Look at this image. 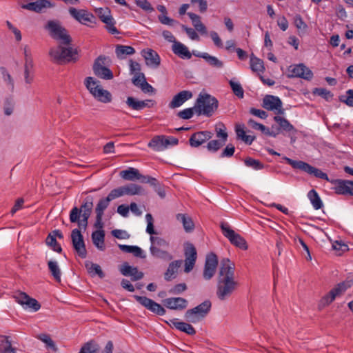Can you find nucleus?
Returning a JSON list of instances; mask_svg holds the SVG:
<instances>
[{
	"label": "nucleus",
	"mask_w": 353,
	"mask_h": 353,
	"mask_svg": "<svg viewBox=\"0 0 353 353\" xmlns=\"http://www.w3.org/2000/svg\"><path fill=\"white\" fill-rule=\"evenodd\" d=\"M234 263L229 259L224 258L221 261L217 276L216 295L221 301L229 297L238 285L234 279Z\"/></svg>",
	"instance_id": "obj_1"
},
{
	"label": "nucleus",
	"mask_w": 353,
	"mask_h": 353,
	"mask_svg": "<svg viewBox=\"0 0 353 353\" xmlns=\"http://www.w3.org/2000/svg\"><path fill=\"white\" fill-rule=\"evenodd\" d=\"M93 208V197L87 196L80 208L74 207L70 213V221L71 223H77L79 227L84 229L88 225V221L91 215Z\"/></svg>",
	"instance_id": "obj_2"
},
{
	"label": "nucleus",
	"mask_w": 353,
	"mask_h": 353,
	"mask_svg": "<svg viewBox=\"0 0 353 353\" xmlns=\"http://www.w3.org/2000/svg\"><path fill=\"white\" fill-rule=\"evenodd\" d=\"M217 99L207 93H200L194 104L197 115L211 117L218 108Z\"/></svg>",
	"instance_id": "obj_3"
},
{
	"label": "nucleus",
	"mask_w": 353,
	"mask_h": 353,
	"mask_svg": "<svg viewBox=\"0 0 353 353\" xmlns=\"http://www.w3.org/2000/svg\"><path fill=\"white\" fill-rule=\"evenodd\" d=\"M45 29L48 32L52 38L59 41L61 44L68 46L70 43V36L59 21H48L45 26Z\"/></svg>",
	"instance_id": "obj_4"
},
{
	"label": "nucleus",
	"mask_w": 353,
	"mask_h": 353,
	"mask_svg": "<svg viewBox=\"0 0 353 353\" xmlns=\"http://www.w3.org/2000/svg\"><path fill=\"white\" fill-rule=\"evenodd\" d=\"M150 240L151 242L150 251L154 257L164 261L172 259V256L166 250L169 247L168 241L161 237L154 236H150Z\"/></svg>",
	"instance_id": "obj_5"
},
{
	"label": "nucleus",
	"mask_w": 353,
	"mask_h": 353,
	"mask_svg": "<svg viewBox=\"0 0 353 353\" xmlns=\"http://www.w3.org/2000/svg\"><path fill=\"white\" fill-rule=\"evenodd\" d=\"M62 44L56 48H52L49 51L51 59L59 63L75 61L77 51L71 47H63Z\"/></svg>",
	"instance_id": "obj_6"
},
{
	"label": "nucleus",
	"mask_w": 353,
	"mask_h": 353,
	"mask_svg": "<svg viewBox=\"0 0 353 353\" xmlns=\"http://www.w3.org/2000/svg\"><path fill=\"white\" fill-rule=\"evenodd\" d=\"M212 307L210 301L205 300L192 309L188 310L185 318L188 322L196 323L202 321L210 312Z\"/></svg>",
	"instance_id": "obj_7"
},
{
	"label": "nucleus",
	"mask_w": 353,
	"mask_h": 353,
	"mask_svg": "<svg viewBox=\"0 0 353 353\" xmlns=\"http://www.w3.org/2000/svg\"><path fill=\"white\" fill-rule=\"evenodd\" d=\"M283 159L294 169L303 170L306 173L311 175H314L317 178L325 179L327 181H330L326 173L322 172L321 170L318 168H316L310 165V164L304 161H294L286 157H284Z\"/></svg>",
	"instance_id": "obj_8"
},
{
	"label": "nucleus",
	"mask_w": 353,
	"mask_h": 353,
	"mask_svg": "<svg viewBox=\"0 0 353 353\" xmlns=\"http://www.w3.org/2000/svg\"><path fill=\"white\" fill-rule=\"evenodd\" d=\"M220 227L224 236L226 237L233 245L243 250L248 249V244L245 239L231 229L228 223H221Z\"/></svg>",
	"instance_id": "obj_9"
},
{
	"label": "nucleus",
	"mask_w": 353,
	"mask_h": 353,
	"mask_svg": "<svg viewBox=\"0 0 353 353\" xmlns=\"http://www.w3.org/2000/svg\"><path fill=\"white\" fill-rule=\"evenodd\" d=\"M178 143V139L175 137L159 135L154 137L148 145L155 151H163L169 145H176Z\"/></svg>",
	"instance_id": "obj_10"
},
{
	"label": "nucleus",
	"mask_w": 353,
	"mask_h": 353,
	"mask_svg": "<svg viewBox=\"0 0 353 353\" xmlns=\"http://www.w3.org/2000/svg\"><path fill=\"white\" fill-rule=\"evenodd\" d=\"M105 57H99L94 61L93 65V72L98 77L110 80L113 78V74L112 71L105 66Z\"/></svg>",
	"instance_id": "obj_11"
},
{
	"label": "nucleus",
	"mask_w": 353,
	"mask_h": 353,
	"mask_svg": "<svg viewBox=\"0 0 353 353\" xmlns=\"http://www.w3.org/2000/svg\"><path fill=\"white\" fill-rule=\"evenodd\" d=\"M71 239L73 248L78 255L84 259L87 256V251L83 240V237L81 232L78 229H74L71 232Z\"/></svg>",
	"instance_id": "obj_12"
},
{
	"label": "nucleus",
	"mask_w": 353,
	"mask_h": 353,
	"mask_svg": "<svg viewBox=\"0 0 353 353\" xmlns=\"http://www.w3.org/2000/svg\"><path fill=\"white\" fill-rule=\"evenodd\" d=\"M185 269V273H189L194 268L197 253L195 247L191 243H186L184 247Z\"/></svg>",
	"instance_id": "obj_13"
},
{
	"label": "nucleus",
	"mask_w": 353,
	"mask_h": 353,
	"mask_svg": "<svg viewBox=\"0 0 353 353\" xmlns=\"http://www.w3.org/2000/svg\"><path fill=\"white\" fill-rule=\"evenodd\" d=\"M134 298L143 307L155 313L156 314L162 316L165 314V310L159 303L153 300L146 297L134 295Z\"/></svg>",
	"instance_id": "obj_14"
},
{
	"label": "nucleus",
	"mask_w": 353,
	"mask_h": 353,
	"mask_svg": "<svg viewBox=\"0 0 353 353\" xmlns=\"http://www.w3.org/2000/svg\"><path fill=\"white\" fill-rule=\"evenodd\" d=\"M218 265V259L215 254L210 253L207 255L203 276L205 280L211 279L215 274Z\"/></svg>",
	"instance_id": "obj_15"
},
{
	"label": "nucleus",
	"mask_w": 353,
	"mask_h": 353,
	"mask_svg": "<svg viewBox=\"0 0 353 353\" xmlns=\"http://www.w3.org/2000/svg\"><path fill=\"white\" fill-rule=\"evenodd\" d=\"M263 108L268 110L276 111L278 114H283L282 101L278 97L266 95L263 99Z\"/></svg>",
	"instance_id": "obj_16"
},
{
	"label": "nucleus",
	"mask_w": 353,
	"mask_h": 353,
	"mask_svg": "<svg viewBox=\"0 0 353 353\" xmlns=\"http://www.w3.org/2000/svg\"><path fill=\"white\" fill-rule=\"evenodd\" d=\"M330 182L334 185L333 189L338 194H350L353 196V180L336 179Z\"/></svg>",
	"instance_id": "obj_17"
},
{
	"label": "nucleus",
	"mask_w": 353,
	"mask_h": 353,
	"mask_svg": "<svg viewBox=\"0 0 353 353\" xmlns=\"http://www.w3.org/2000/svg\"><path fill=\"white\" fill-rule=\"evenodd\" d=\"M289 72L290 77H300L306 80L311 79L313 76L312 72L303 64L290 66Z\"/></svg>",
	"instance_id": "obj_18"
},
{
	"label": "nucleus",
	"mask_w": 353,
	"mask_h": 353,
	"mask_svg": "<svg viewBox=\"0 0 353 353\" xmlns=\"http://www.w3.org/2000/svg\"><path fill=\"white\" fill-rule=\"evenodd\" d=\"M141 55L145 60L148 66L157 68L161 63V59L157 52L152 49H144L141 51Z\"/></svg>",
	"instance_id": "obj_19"
},
{
	"label": "nucleus",
	"mask_w": 353,
	"mask_h": 353,
	"mask_svg": "<svg viewBox=\"0 0 353 353\" xmlns=\"http://www.w3.org/2000/svg\"><path fill=\"white\" fill-rule=\"evenodd\" d=\"M213 134L210 131H200L194 133L190 138L189 142L192 147L197 148L210 139Z\"/></svg>",
	"instance_id": "obj_20"
},
{
	"label": "nucleus",
	"mask_w": 353,
	"mask_h": 353,
	"mask_svg": "<svg viewBox=\"0 0 353 353\" xmlns=\"http://www.w3.org/2000/svg\"><path fill=\"white\" fill-rule=\"evenodd\" d=\"M163 303L166 307L175 310H183L188 305L187 300L181 297L168 298L164 299Z\"/></svg>",
	"instance_id": "obj_21"
},
{
	"label": "nucleus",
	"mask_w": 353,
	"mask_h": 353,
	"mask_svg": "<svg viewBox=\"0 0 353 353\" xmlns=\"http://www.w3.org/2000/svg\"><path fill=\"white\" fill-rule=\"evenodd\" d=\"M70 14L81 23L85 24L86 22H92L94 18L92 14L87 12L85 10H77L74 8H70Z\"/></svg>",
	"instance_id": "obj_22"
},
{
	"label": "nucleus",
	"mask_w": 353,
	"mask_h": 353,
	"mask_svg": "<svg viewBox=\"0 0 353 353\" xmlns=\"http://www.w3.org/2000/svg\"><path fill=\"white\" fill-rule=\"evenodd\" d=\"M192 97V93L188 90H183L174 95L169 103L171 109H174L182 105L186 101Z\"/></svg>",
	"instance_id": "obj_23"
},
{
	"label": "nucleus",
	"mask_w": 353,
	"mask_h": 353,
	"mask_svg": "<svg viewBox=\"0 0 353 353\" xmlns=\"http://www.w3.org/2000/svg\"><path fill=\"white\" fill-rule=\"evenodd\" d=\"M53 5L48 0H37L21 6L23 9H26L35 12H41L45 8L52 7Z\"/></svg>",
	"instance_id": "obj_24"
},
{
	"label": "nucleus",
	"mask_w": 353,
	"mask_h": 353,
	"mask_svg": "<svg viewBox=\"0 0 353 353\" xmlns=\"http://www.w3.org/2000/svg\"><path fill=\"white\" fill-rule=\"evenodd\" d=\"M120 272L123 276H130L134 281L140 280L143 277V272L139 271L137 268L129 265L128 263H124L121 266Z\"/></svg>",
	"instance_id": "obj_25"
},
{
	"label": "nucleus",
	"mask_w": 353,
	"mask_h": 353,
	"mask_svg": "<svg viewBox=\"0 0 353 353\" xmlns=\"http://www.w3.org/2000/svg\"><path fill=\"white\" fill-rule=\"evenodd\" d=\"M126 104L134 110H141L148 107H152L154 102L152 100L139 101L132 97H128L126 99Z\"/></svg>",
	"instance_id": "obj_26"
},
{
	"label": "nucleus",
	"mask_w": 353,
	"mask_h": 353,
	"mask_svg": "<svg viewBox=\"0 0 353 353\" xmlns=\"http://www.w3.org/2000/svg\"><path fill=\"white\" fill-rule=\"evenodd\" d=\"M170 323L177 330L183 332L189 335L196 334L195 329L188 323L179 321L176 319L170 320Z\"/></svg>",
	"instance_id": "obj_27"
},
{
	"label": "nucleus",
	"mask_w": 353,
	"mask_h": 353,
	"mask_svg": "<svg viewBox=\"0 0 353 353\" xmlns=\"http://www.w3.org/2000/svg\"><path fill=\"white\" fill-rule=\"evenodd\" d=\"M172 49L173 52L181 58L189 59L192 57V54L189 51L188 48L180 42H174L172 45Z\"/></svg>",
	"instance_id": "obj_28"
},
{
	"label": "nucleus",
	"mask_w": 353,
	"mask_h": 353,
	"mask_svg": "<svg viewBox=\"0 0 353 353\" xmlns=\"http://www.w3.org/2000/svg\"><path fill=\"white\" fill-rule=\"evenodd\" d=\"M123 192V195H142L145 194L144 189L134 183L128 184L126 185L121 186Z\"/></svg>",
	"instance_id": "obj_29"
},
{
	"label": "nucleus",
	"mask_w": 353,
	"mask_h": 353,
	"mask_svg": "<svg viewBox=\"0 0 353 353\" xmlns=\"http://www.w3.org/2000/svg\"><path fill=\"white\" fill-rule=\"evenodd\" d=\"M0 353H17V349L12 346V342L8 336H0Z\"/></svg>",
	"instance_id": "obj_30"
},
{
	"label": "nucleus",
	"mask_w": 353,
	"mask_h": 353,
	"mask_svg": "<svg viewBox=\"0 0 353 353\" xmlns=\"http://www.w3.org/2000/svg\"><path fill=\"white\" fill-rule=\"evenodd\" d=\"M104 237L105 233L102 230H96L92 234V240L94 245L101 251L105 250Z\"/></svg>",
	"instance_id": "obj_31"
},
{
	"label": "nucleus",
	"mask_w": 353,
	"mask_h": 353,
	"mask_svg": "<svg viewBox=\"0 0 353 353\" xmlns=\"http://www.w3.org/2000/svg\"><path fill=\"white\" fill-rule=\"evenodd\" d=\"M177 221H180L186 232H192L194 228V224L192 218L185 214H177L176 216Z\"/></svg>",
	"instance_id": "obj_32"
},
{
	"label": "nucleus",
	"mask_w": 353,
	"mask_h": 353,
	"mask_svg": "<svg viewBox=\"0 0 353 353\" xmlns=\"http://www.w3.org/2000/svg\"><path fill=\"white\" fill-rule=\"evenodd\" d=\"M182 264L181 260H176L174 261L171 262L169 264V266L164 274V278L166 281H171L172 277L176 274L178 271V269Z\"/></svg>",
	"instance_id": "obj_33"
},
{
	"label": "nucleus",
	"mask_w": 353,
	"mask_h": 353,
	"mask_svg": "<svg viewBox=\"0 0 353 353\" xmlns=\"http://www.w3.org/2000/svg\"><path fill=\"white\" fill-rule=\"evenodd\" d=\"M188 15L192 20V23L195 30L201 34H206L207 29L204 24L201 21V17L196 14L192 12H188Z\"/></svg>",
	"instance_id": "obj_34"
},
{
	"label": "nucleus",
	"mask_w": 353,
	"mask_h": 353,
	"mask_svg": "<svg viewBox=\"0 0 353 353\" xmlns=\"http://www.w3.org/2000/svg\"><path fill=\"white\" fill-rule=\"evenodd\" d=\"M197 57L204 59L211 66L221 68L223 66V63L217 59L216 57L211 56L208 53H202L200 54H195Z\"/></svg>",
	"instance_id": "obj_35"
},
{
	"label": "nucleus",
	"mask_w": 353,
	"mask_h": 353,
	"mask_svg": "<svg viewBox=\"0 0 353 353\" xmlns=\"http://www.w3.org/2000/svg\"><path fill=\"white\" fill-rule=\"evenodd\" d=\"M115 53L119 59H123L125 55H132L135 53V50L132 46L117 45Z\"/></svg>",
	"instance_id": "obj_36"
},
{
	"label": "nucleus",
	"mask_w": 353,
	"mask_h": 353,
	"mask_svg": "<svg viewBox=\"0 0 353 353\" xmlns=\"http://www.w3.org/2000/svg\"><path fill=\"white\" fill-rule=\"evenodd\" d=\"M248 125L252 128L260 130L266 135L275 137L278 134V132H274L272 131H270V129L265 127L264 125L259 123L252 119L248 121Z\"/></svg>",
	"instance_id": "obj_37"
},
{
	"label": "nucleus",
	"mask_w": 353,
	"mask_h": 353,
	"mask_svg": "<svg viewBox=\"0 0 353 353\" xmlns=\"http://www.w3.org/2000/svg\"><path fill=\"white\" fill-rule=\"evenodd\" d=\"M86 269L88 273L94 276L95 275H98L101 279L105 276V274L102 271L101 266L97 263H93L91 262H88L85 263Z\"/></svg>",
	"instance_id": "obj_38"
},
{
	"label": "nucleus",
	"mask_w": 353,
	"mask_h": 353,
	"mask_svg": "<svg viewBox=\"0 0 353 353\" xmlns=\"http://www.w3.org/2000/svg\"><path fill=\"white\" fill-rule=\"evenodd\" d=\"M93 97L98 101L102 103H109L112 100L111 94L106 90L103 89L101 87L97 90L96 93H93Z\"/></svg>",
	"instance_id": "obj_39"
},
{
	"label": "nucleus",
	"mask_w": 353,
	"mask_h": 353,
	"mask_svg": "<svg viewBox=\"0 0 353 353\" xmlns=\"http://www.w3.org/2000/svg\"><path fill=\"white\" fill-rule=\"evenodd\" d=\"M120 176L127 181H134L137 176H139V171L134 168H129L127 170H123L120 172Z\"/></svg>",
	"instance_id": "obj_40"
},
{
	"label": "nucleus",
	"mask_w": 353,
	"mask_h": 353,
	"mask_svg": "<svg viewBox=\"0 0 353 353\" xmlns=\"http://www.w3.org/2000/svg\"><path fill=\"white\" fill-rule=\"evenodd\" d=\"M307 196L315 210H319L322 208V201L318 193L314 190H311L309 191Z\"/></svg>",
	"instance_id": "obj_41"
},
{
	"label": "nucleus",
	"mask_w": 353,
	"mask_h": 353,
	"mask_svg": "<svg viewBox=\"0 0 353 353\" xmlns=\"http://www.w3.org/2000/svg\"><path fill=\"white\" fill-rule=\"evenodd\" d=\"M250 68L254 72H263L265 70L263 61L256 57L253 54L250 56Z\"/></svg>",
	"instance_id": "obj_42"
},
{
	"label": "nucleus",
	"mask_w": 353,
	"mask_h": 353,
	"mask_svg": "<svg viewBox=\"0 0 353 353\" xmlns=\"http://www.w3.org/2000/svg\"><path fill=\"white\" fill-rule=\"evenodd\" d=\"M49 270L57 282H61V272L57 261H49L48 263Z\"/></svg>",
	"instance_id": "obj_43"
},
{
	"label": "nucleus",
	"mask_w": 353,
	"mask_h": 353,
	"mask_svg": "<svg viewBox=\"0 0 353 353\" xmlns=\"http://www.w3.org/2000/svg\"><path fill=\"white\" fill-rule=\"evenodd\" d=\"M352 285V282L351 281H346L342 283H339L335 288L330 290L332 294L334 295L335 297L337 296H340L342 294L345 290L350 288Z\"/></svg>",
	"instance_id": "obj_44"
},
{
	"label": "nucleus",
	"mask_w": 353,
	"mask_h": 353,
	"mask_svg": "<svg viewBox=\"0 0 353 353\" xmlns=\"http://www.w3.org/2000/svg\"><path fill=\"white\" fill-rule=\"evenodd\" d=\"M99 345L93 341L85 343L80 350L79 353H99Z\"/></svg>",
	"instance_id": "obj_45"
},
{
	"label": "nucleus",
	"mask_w": 353,
	"mask_h": 353,
	"mask_svg": "<svg viewBox=\"0 0 353 353\" xmlns=\"http://www.w3.org/2000/svg\"><path fill=\"white\" fill-rule=\"evenodd\" d=\"M85 85L90 92L93 96V93H96L101 86L99 84V81L94 79L93 77H87L85 80Z\"/></svg>",
	"instance_id": "obj_46"
},
{
	"label": "nucleus",
	"mask_w": 353,
	"mask_h": 353,
	"mask_svg": "<svg viewBox=\"0 0 353 353\" xmlns=\"http://www.w3.org/2000/svg\"><path fill=\"white\" fill-rule=\"evenodd\" d=\"M274 120L283 130L286 132L295 131L294 126L286 119L280 116H275Z\"/></svg>",
	"instance_id": "obj_47"
},
{
	"label": "nucleus",
	"mask_w": 353,
	"mask_h": 353,
	"mask_svg": "<svg viewBox=\"0 0 353 353\" xmlns=\"http://www.w3.org/2000/svg\"><path fill=\"white\" fill-rule=\"evenodd\" d=\"M37 339L43 342L47 348H50L54 352L57 351V347L54 342L52 340L50 336L47 334H41L37 336Z\"/></svg>",
	"instance_id": "obj_48"
},
{
	"label": "nucleus",
	"mask_w": 353,
	"mask_h": 353,
	"mask_svg": "<svg viewBox=\"0 0 353 353\" xmlns=\"http://www.w3.org/2000/svg\"><path fill=\"white\" fill-rule=\"evenodd\" d=\"M14 101L12 97H8L3 103V112L6 116H10L14 111Z\"/></svg>",
	"instance_id": "obj_49"
},
{
	"label": "nucleus",
	"mask_w": 353,
	"mask_h": 353,
	"mask_svg": "<svg viewBox=\"0 0 353 353\" xmlns=\"http://www.w3.org/2000/svg\"><path fill=\"white\" fill-rule=\"evenodd\" d=\"M46 244L51 247L54 251L57 252L59 253L61 252L62 249L60 245L57 243L54 235L52 234H49L46 238Z\"/></svg>",
	"instance_id": "obj_50"
},
{
	"label": "nucleus",
	"mask_w": 353,
	"mask_h": 353,
	"mask_svg": "<svg viewBox=\"0 0 353 353\" xmlns=\"http://www.w3.org/2000/svg\"><path fill=\"white\" fill-rule=\"evenodd\" d=\"M110 202L108 197L100 199L95 208L96 214L103 215V212L109 205Z\"/></svg>",
	"instance_id": "obj_51"
},
{
	"label": "nucleus",
	"mask_w": 353,
	"mask_h": 353,
	"mask_svg": "<svg viewBox=\"0 0 353 353\" xmlns=\"http://www.w3.org/2000/svg\"><path fill=\"white\" fill-rule=\"evenodd\" d=\"M96 12L103 23H108L107 21L110 20V18L112 17L110 14V10L108 8H98L96 10Z\"/></svg>",
	"instance_id": "obj_52"
},
{
	"label": "nucleus",
	"mask_w": 353,
	"mask_h": 353,
	"mask_svg": "<svg viewBox=\"0 0 353 353\" xmlns=\"http://www.w3.org/2000/svg\"><path fill=\"white\" fill-rule=\"evenodd\" d=\"M246 166L252 168L254 170H261L264 168V165L259 160L248 157L244 160Z\"/></svg>",
	"instance_id": "obj_53"
},
{
	"label": "nucleus",
	"mask_w": 353,
	"mask_h": 353,
	"mask_svg": "<svg viewBox=\"0 0 353 353\" xmlns=\"http://www.w3.org/2000/svg\"><path fill=\"white\" fill-rule=\"evenodd\" d=\"M335 296L334 294H332V292L330 291V292L325 295L322 299L320 300L319 303V309L322 310L327 305H330L334 299Z\"/></svg>",
	"instance_id": "obj_54"
},
{
	"label": "nucleus",
	"mask_w": 353,
	"mask_h": 353,
	"mask_svg": "<svg viewBox=\"0 0 353 353\" xmlns=\"http://www.w3.org/2000/svg\"><path fill=\"white\" fill-rule=\"evenodd\" d=\"M229 83L234 94L239 98H243L244 92L241 85L239 82H235L232 80H230Z\"/></svg>",
	"instance_id": "obj_55"
},
{
	"label": "nucleus",
	"mask_w": 353,
	"mask_h": 353,
	"mask_svg": "<svg viewBox=\"0 0 353 353\" xmlns=\"http://www.w3.org/2000/svg\"><path fill=\"white\" fill-rule=\"evenodd\" d=\"M340 101L350 107H353V90H348L345 95L340 97Z\"/></svg>",
	"instance_id": "obj_56"
},
{
	"label": "nucleus",
	"mask_w": 353,
	"mask_h": 353,
	"mask_svg": "<svg viewBox=\"0 0 353 353\" xmlns=\"http://www.w3.org/2000/svg\"><path fill=\"white\" fill-rule=\"evenodd\" d=\"M225 130L226 128L223 124H220L216 127V137L221 138L222 139L221 141L224 143L228 138V133Z\"/></svg>",
	"instance_id": "obj_57"
},
{
	"label": "nucleus",
	"mask_w": 353,
	"mask_h": 353,
	"mask_svg": "<svg viewBox=\"0 0 353 353\" xmlns=\"http://www.w3.org/2000/svg\"><path fill=\"white\" fill-rule=\"evenodd\" d=\"M23 307L26 309H32L33 311L36 312L40 309L41 305L36 299L30 296L29 299H28V301L26 302Z\"/></svg>",
	"instance_id": "obj_58"
},
{
	"label": "nucleus",
	"mask_w": 353,
	"mask_h": 353,
	"mask_svg": "<svg viewBox=\"0 0 353 353\" xmlns=\"http://www.w3.org/2000/svg\"><path fill=\"white\" fill-rule=\"evenodd\" d=\"M194 112H195L194 106L193 108H186L179 112L177 116L183 119H189L193 117Z\"/></svg>",
	"instance_id": "obj_59"
},
{
	"label": "nucleus",
	"mask_w": 353,
	"mask_h": 353,
	"mask_svg": "<svg viewBox=\"0 0 353 353\" xmlns=\"http://www.w3.org/2000/svg\"><path fill=\"white\" fill-rule=\"evenodd\" d=\"M313 93L323 97L327 101L332 99V97L333 96L332 94L329 90H327L325 88H315Z\"/></svg>",
	"instance_id": "obj_60"
},
{
	"label": "nucleus",
	"mask_w": 353,
	"mask_h": 353,
	"mask_svg": "<svg viewBox=\"0 0 353 353\" xmlns=\"http://www.w3.org/2000/svg\"><path fill=\"white\" fill-rule=\"evenodd\" d=\"M225 143H223L221 141L218 140H212L210 142H208L207 145V148L210 151L216 152L219 148H221Z\"/></svg>",
	"instance_id": "obj_61"
},
{
	"label": "nucleus",
	"mask_w": 353,
	"mask_h": 353,
	"mask_svg": "<svg viewBox=\"0 0 353 353\" xmlns=\"http://www.w3.org/2000/svg\"><path fill=\"white\" fill-rule=\"evenodd\" d=\"M145 81L146 79L143 73L135 74L132 79V83L138 88H140L141 85L143 84V81Z\"/></svg>",
	"instance_id": "obj_62"
},
{
	"label": "nucleus",
	"mask_w": 353,
	"mask_h": 353,
	"mask_svg": "<svg viewBox=\"0 0 353 353\" xmlns=\"http://www.w3.org/2000/svg\"><path fill=\"white\" fill-rule=\"evenodd\" d=\"M134 1H135V3L137 4V6H139V8H141V9H143V10L147 11V12L153 11V10H154L153 8L152 7L150 2L148 1L147 0H134Z\"/></svg>",
	"instance_id": "obj_63"
},
{
	"label": "nucleus",
	"mask_w": 353,
	"mask_h": 353,
	"mask_svg": "<svg viewBox=\"0 0 353 353\" xmlns=\"http://www.w3.org/2000/svg\"><path fill=\"white\" fill-rule=\"evenodd\" d=\"M123 196V192L122 187H119L117 188H115L109 193V194L107 196V197L110 199V201H112L115 199H117L119 197H121Z\"/></svg>",
	"instance_id": "obj_64"
}]
</instances>
